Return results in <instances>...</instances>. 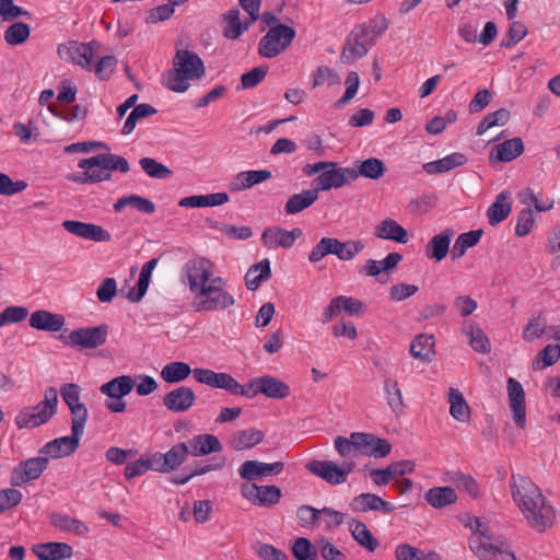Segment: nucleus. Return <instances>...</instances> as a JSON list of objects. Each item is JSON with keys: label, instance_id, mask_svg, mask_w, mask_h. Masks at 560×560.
<instances>
[{"label": "nucleus", "instance_id": "4c0bfd02", "mask_svg": "<svg viewBox=\"0 0 560 560\" xmlns=\"http://www.w3.org/2000/svg\"><path fill=\"white\" fill-rule=\"evenodd\" d=\"M424 499L434 509H443L455 503L457 494L451 487H434L425 492Z\"/></svg>", "mask_w": 560, "mask_h": 560}, {"label": "nucleus", "instance_id": "338daca9", "mask_svg": "<svg viewBox=\"0 0 560 560\" xmlns=\"http://www.w3.org/2000/svg\"><path fill=\"white\" fill-rule=\"evenodd\" d=\"M255 552L262 560H288L284 551L265 542H257L255 545Z\"/></svg>", "mask_w": 560, "mask_h": 560}, {"label": "nucleus", "instance_id": "4468645a", "mask_svg": "<svg viewBox=\"0 0 560 560\" xmlns=\"http://www.w3.org/2000/svg\"><path fill=\"white\" fill-rule=\"evenodd\" d=\"M82 435L73 433L47 442L40 450L39 454L57 459L70 456L80 446Z\"/></svg>", "mask_w": 560, "mask_h": 560}, {"label": "nucleus", "instance_id": "37998d69", "mask_svg": "<svg viewBox=\"0 0 560 560\" xmlns=\"http://www.w3.org/2000/svg\"><path fill=\"white\" fill-rule=\"evenodd\" d=\"M271 277L270 262L264 259L258 264L253 265L245 275V285L248 290L255 291L259 288L262 281L269 280Z\"/></svg>", "mask_w": 560, "mask_h": 560}, {"label": "nucleus", "instance_id": "2eb2a0df", "mask_svg": "<svg viewBox=\"0 0 560 560\" xmlns=\"http://www.w3.org/2000/svg\"><path fill=\"white\" fill-rule=\"evenodd\" d=\"M62 226L69 233L93 242H109L110 233L103 226L94 223H85L81 221L66 220Z\"/></svg>", "mask_w": 560, "mask_h": 560}, {"label": "nucleus", "instance_id": "2f4dec72", "mask_svg": "<svg viewBox=\"0 0 560 560\" xmlns=\"http://www.w3.org/2000/svg\"><path fill=\"white\" fill-rule=\"evenodd\" d=\"M133 378L129 375L117 376L100 387V392L113 399L129 395L133 388Z\"/></svg>", "mask_w": 560, "mask_h": 560}, {"label": "nucleus", "instance_id": "6e6552de", "mask_svg": "<svg viewBox=\"0 0 560 560\" xmlns=\"http://www.w3.org/2000/svg\"><path fill=\"white\" fill-rule=\"evenodd\" d=\"M108 332V325L102 324L100 326L77 328L68 335L61 334L59 340L71 348L92 350L105 345Z\"/></svg>", "mask_w": 560, "mask_h": 560}, {"label": "nucleus", "instance_id": "473e14b6", "mask_svg": "<svg viewBox=\"0 0 560 560\" xmlns=\"http://www.w3.org/2000/svg\"><path fill=\"white\" fill-rule=\"evenodd\" d=\"M512 210V203L510 201V194L508 191H501L495 201L488 208L487 217L490 225L494 226L504 221Z\"/></svg>", "mask_w": 560, "mask_h": 560}, {"label": "nucleus", "instance_id": "13d9d810", "mask_svg": "<svg viewBox=\"0 0 560 560\" xmlns=\"http://www.w3.org/2000/svg\"><path fill=\"white\" fill-rule=\"evenodd\" d=\"M141 168L145 174L153 178H168L172 175V171L151 158H142L139 161Z\"/></svg>", "mask_w": 560, "mask_h": 560}, {"label": "nucleus", "instance_id": "864d4df0", "mask_svg": "<svg viewBox=\"0 0 560 560\" xmlns=\"http://www.w3.org/2000/svg\"><path fill=\"white\" fill-rule=\"evenodd\" d=\"M546 330V318L544 314L540 312L537 315H533L529 317L526 326L523 329V339L525 341H533L536 338H539L544 335Z\"/></svg>", "mask_w": 560, "mask_h": 560}, {"label": "nucleus", "instance_id": "5701e85b", "mask_svg": "<svg viewBox=\"0 0 560 560\" xmlns=\"http://www.w3.org/2000/svg\"><path fill=\"white\" fill-rule=\"evenodd\" d=\"M392 451V444L371 433L361 432L360 454L374 458H384Z\"/></svg>", "mask_w": 560, "mask_h": 560}, {"label": "nucleus", "instance_id": "aec40b11", "mask_svg": "<svg viewBox=\"0 0 560 560\" xmlns=\"http://www.w3.org/2000/svg\"><path fill=\"white\" fill-rule=\"evenodd\" d=\"M350 171L353 174V182H355L360 176L376 180L384 176L386 167L382 160L377 158H369L366 160L354 161Z\"/></svg>", "mask_w": 560, "mask_h": 560}, {"label": "nucleus", "instance_id": "3c124183", "mask_svg": "<svg viewBox=\"0 0 560 560\" xmlns=\"http://www.w3.org/2000/svg\"><path fill=\"white\" fill-rule=\"evenodd\" d=\"M164 454V463L171 471L177 469L183 463L186 462L189 455V448L186 443H177L173 445L166 453Z\"/></svg>", "mask_w": 560, "mask_h": 560}, {"label": "nucleus", "instance_id": "f257e3e1", "mask_svg": "<svg viewBox=\"0 0 560 560\" xmlns=\"http://www.w3.org/2000/svg\"><path fill=\"white\" fill-rule=\"evenodd\" d=\"M182 281L191 295L196 313H214L235 305V298L225 289L226 280L214 276V262L206 257L188 259L182 268Z\"/></svg>", "mask_w": 560, "mask_h": 560}, {"label": "nucleus", "instance_id": "de8ad7c7", "mask_svg": "<svg viewBox=\"0 0 560 560\" xmlns=\"http://www.w3.org/2000/svg\"><path fill=\"white\" fill-rule=\"evenodd\" d=\"M363 248L364 244L361 241L349 240L341 242L332 237L334 255L340 260H352Z\"/></svg>", "mask_w": 560, "mask_h": 560}, {"label": "nucleus", "instance_id": "c85d7f7f", "mask_svg": "<svg viewBox=\"0 0 560 560\" xmlns=\"http://www.w3.org/2000/svg\"><path fill=\"white\" fill-rule=\"evenodd\" d=\"M229 199L230 197L226 192L194 195L182 198L178 206L183 208L217 207L226 203Z\"/></svg>", "mask_w": 560, "mask_h": 560}, {"label": "nucleus", "instance_id": "8fccbe9b", "mask_svg": "<svg viewBox=\"0 0 560 560\" xmlns=\"http://www.w3.org/2000/svg\"><path fill=\"white\" fill-rule=\"evenodd\" d=\"M156 112L158 110L152 105L147 103L135 106L125 121L122 133L129 135L135 129L137 122L156 114Z\"/></svg>", "mask_w": 560, "mask_h": 560}, {"label": "nucleus", "instance_id": "58836bf2", "mask_svg": "<svg viewBox=\"0 0 560 560\" xmlns=\"http://www.w3.org/2000/svg\"><path fill=\"white\" fill-rule=\"evenodd\" d=\"M318 196L314 187L300 194H294L285 202L284 211L287 214H296L311 207L318 199Z\"/></svg>", "mask_w": 560, "mask_h": 560}, {"label": "nucleus", "instance_id": "c756f323", "mask_svg": "<svg viewBox=\"0 0 560 560\" xmlns=\"http://www.w3.org/2000/svg\"><path fill=\"white\" fill-rule=\"evenodd\" d=\"M467 163V158L459 152L452 153L443 159L423 164V171L429 175L450 172Z\"/></svg>", "mask_w": 560, "mask_h": 560}, {"label": "nucleus", "instance_id": "c03bdc74", "mask_svg": "<svg viewBox=\"0 0 560 560\" xmlns=\"http://www.w3.org/2000/svg\"><path fill=\"white\" fill-rule=\"evenodd\" d=\"M49 415L42 411L37 406L34 409H23L15 417V424L18 428H36L46 423L49 420Z\"/></svg>", "mask_w": 560, "mask_h": 560}, {"label": "nucleus", "instance_id": "09e8293b", "mask_svg": "<svg viewBox=\"0 0 560 560\" xmlns=\"http://www.w3.org/2000/svg\"><path fill=\"white\" fill-rule=\"evenodd\" d=\"M361 447V432H353L349 438L337 436L335 439V448L342 457L357 456L360 454Z\"/></svg>", "mask_w": 560, "mask_h": 560}, {"label": "nucleus", "instance_id": "a878e982", "mask_svg": "<svg viewBox=\"0 0 560 560\" xmlns=\"http://www.w3.org/2000/svg\"><path fill=\"white\" fill-rule=\"evenodd\" d=\"M49 522L56 529L73 534L75 536H85L90 530L89 526L82 521L67 514L51 513Z\"/></svg>", "mask_w": 560, "mask_h": 560}, {"label": "nucleus", "instance_id": "39448f33", "mask_svg": "<svg viewBox=\"0 0 560 560\" xmlns=\"http://www.w3.org/2000/svg\"><path fill=\"white\" fill-rule=\"evenodd\" d=\"M469 547L480 560H516L509 545L502 540H494L489 530L472 533Z\"/></svg>", "mask_w": 560, "mask_h": 560}, {"label": "nucleus", "instance_id": "4d7b16f0", "mask_svg": "<svg viewBox=\"0 0 560 560\" xmlns=\"http://www.w3.org/2000/svg\"><path fill=\"white\" fill-rule=\"evenodd\" d=\"M380 499L381 497L374 493H361L351 500L350 508L352 511L360 513L378 511Z\"/></svg>", "mask_w": 560, "mask_h": 560}, {"label": "nucleus", "instance_id": "f704fd0d", "mask_svg": "<svg viewBox=\"0 0 560 560\" xmlns=\"http://www.w3.org/2000/svg\"><path fill=\"white\" fill-rule=\"evenodd\" d=\"M462 331L469 337V345L475 351L480 353L490 352V341L478 324L466 320L462 326Z\"/></svg>", "mask_w": 560, "mask_h": 560}, {"label": "nucleus", "instance_id": "6ab92c4d", "mask_svg": "<svg viewBox=\"0 0 560 560\" xmlns=\"http://www.w3.org/2000/svg\"><path fill=\"white\" fill-rule=\"evenodd\" d=\"M455 233L452 229H445L434 235L425 245L424 254L429 259L441 261L450 252V245Z\"/></svg>", "mask_w": 560, "mask_h": 560}, {"label": "nucleus", "instance_id": "20e7f679", "mask_svg": "<svg viewBox=\"0 0 560 560\" xmlns=\"http://www.w3.org/2000/svg\"><path fill=\"white\" fill-rule=\"evenodd\" d=\"M79 167L88 170L85 175L90 182L97 183L110 178L109 171H119L127 173L129 171L128 161L116 154H98L89 159L81 160Z\"/></svg>", "mask_w": 560, "mask_h": 560}, {"label": "nucleus", "instance_id": "72a5a7b5", "mask_svg": "<svg viewBox=\"0 0 560 560\" xmlns=\"http://www.w3.org/2000/svg\"><path fill=\"white\" fill-rule=\"evenodd\" d=\"M447 401L452 418L464 423L470 420V407L459 389L451 387L447 393Z\"/></svg>", "mask_w": 560, "mask_h": 560}, {"label": "nucleus", "instance_id": "423d86ee", "mask_svg": "<svg viewBox=\"0 0 560 560\" xmlns=\"http://www.w3.org/2000/svg\"><path fill=\"white\" fill-rule=\"evenodd\" d=\"M375 44L373 31L364 24L355 25L347 37L340 59L343 63H351L364 57Z\"/></svg>", "mask_w": 560, "mask_h": 560}, {"label": "nucleus", "instance_id": "a18cd8bd", "mask_svg": "<svg viewBox=\"0 0 560 560\" xmlns=\"http://www.w3.org/2000/svg\"><path fill=\"white\" fill-rule=\"evenodd\" d=\"M384 392L387 404L392 411L399 416L404 411L405 402L401 394V389L396 380L387 377L384 381Z\"/></svg>", "mask_w": 560, "mask_h": 560}, {"label": "nucleus", "instance_id": "0eeeda50", "mask_svg": "<svg viewBox=\"0 0 560 560\" xmlns=\"http://www.w3.org/2000/svg\"><path fill=\"white\" fill-rule=\"evenodd\" d=\"M296 32L293 27L277 24L270 26L258 44V54L264 58H275L281 55L293 42Z\"/></svg>", "mask_w": 560, "mask_h": 560}, {"label": "nucleus", "instance_id": "cd10ccee", "mask_svg": "<svg viewBox=\"0 0 560 560\" xmlns=\"http://www.w3.org/2000/svg\"><path fill=\"white\" fill-rule=\"evenodd\" d=\"M265 432L255 428L238 430L230 439V446L235 451L252 448L262 442Z\"/></svg>", "mask_w": 560, "mask_h": 560}, {"label": "nucleus", "instance_id": "a19ab883", "mask_svg": "<svg viewBox=\"0 0 560 560\" xmlns=\"http://www.w3.org/2000/svg\"><path fill=\"white\" fill-rule=\"evenodd\" d=\"M410 353L415 359L424 362L432 361L435 354L433 336L425 334L418 335L410 345Z\"/></svg>", "mask_w": 560, "mask_h": 560}, {"label": "nucleus", "instance_id": "69168bd1", "mask_svg": "<svg viewBox=\"0 0 560 560\" xmlns=\"http://www.w3.org/2000/svg\"><path fill=\"white\" fill-rule=\"evenodd\" d=\"M69 409L71 412V431L73 433L83 435L85 422L89 416L86 407L82 404L79 406H73Z\"/></svg>", "mask_w": 560, "mask_h": 560}, {"label": "nucleus", "instance_id": "bf43d9fd", "mask_svg": "<svg viewBox=\"0 0 560 560\" xmlns=\"http://www.w3.org/2000/svg\"><path fill=\"white\" fill-rule=\"evenodd\" d=\"M292 553L296 560H316L317 552L312 542L304 537L298 538L292 546Z\"/></svg>", "mask_w": 560, "mask_h": 560}, {"label": "nucleus", "instance_id": "052dcab7", "mask_svg": "<svg viewBox=\"0 0 560 560\" xmlns=\"http://www.w3.org/2000/svg\"><path fill=\"white\" fill-rule=\"evenodd\" d=\"M281 490L277 486H260L256 505L272 506L281 499Z\"/></svg>", "mask_w": 560, "mask_h": 560}, {"label": "nucleus", "instance_id": "5fc2aeb1", "mask_svg": "<svg viewBox=\"0 0 560 560\" xmlns=\"http://www.w3.org/2000/svg\"><path fill=\"white\" fill-rule=\"evenodd\" d=\"M31 28L26 23L15 22L4 32V40L12 46L21 45L27 40Z\"/></svg>", "mask_w": 560, "mask_h": 560}, {"label": "nucleus", "instance_id": "393cba45", "mask_svg": "<svg viewBox=\"0 0 560 560\" xmlns=\"http://www.w3.org/2000/svg\"><path fill=\"white\" fill-rule=\"evenodd\" d=\"M186 444L188 445L189 454L195 457L206 456L222 450L219 439L207 433L194 436Z\"/></svg>", "mask_w": 560, "mask_h": 560}, {"label": "nucleus", "instance_id": "dca6fc26", "mask_svg": "<svg viewBox=\"0 0 560 560\" xmlns=\"http://www.w3.org/2000/svg\"><path fill=\"white\" fill-rule=\"evenodd\" d=\"M283 468L284 464L282 462L268 464L259 460H246L241 465L238 474L242 479L253 481L262 477L279 475Z\"/></svg>", "mask_w": 560, "mask_h": 560}, {"label": "nucleus", "instance_id": "f8f14e48", "mask_svg": "<svg viewBox=\"0 0 560 560\" xmlns=\"http://www.w3.org/2000/svg\"><path fill=\"white\" fill-rule=\"evenodd\" d=\"M47 465L48 458L45 455L21 462L12 471L10 480L11 485L13 487H19L31 480L39 478L43 471L47 468Z\"/></svg>", "mask_w": 560, "mask_h": 560}, {"label": "nucleus", "instance_id": "79ce46f5", "mask_svg": "<svg viewBox=\"0 0 560 560\" xmlns=\"http://www.w3.org/2000/svg\"><path fill=\"white\" fill-rule=\"evenodd\" d=\"M524 142H500L490 152L491 162H510L524 152Z\"/></svg>", "mask_w": 560, "mask_h": 560}, {"label": "nucleus", "instance_id": "c9c22d12", "mask_svg": "<svg viewBox=\"0 0 560 560\" xmlns=\"http://www.w3.org/2000/svg\"><path fill=\"white\" fill-rule=\"evenodd\" d=\"M261 394L270 399H284L290 396V386L271 375L260 376Z\"/></svg>", "mask_w": 560, "mask_h": 560}, {"label": "nucleus", "instance_id": "774afa93", "mask_svg": "<svg viewBox=\"0 0 560 560\" xmlns=\"http://www.w3.org/2000/svg\"><path fill=\"white\" fill-rule=\"evenodd\" d=\"M316 546L325 560H346L345 553L324 537L316 541Z\"/></svg>", "mask_w": 560, "mask_h": 560}, {"label": "nucleus", "instance_id": "ea45409f", "mask_svg": "<svg viewBox=\"0 0 560 560\" xmlns=\"http://www.w3.org/2000/svg\"><path fill=\"white\" fill-rule=\"evenodd\" d=\"M349 529L351 532L353 539L361 547L368 549L371 552L377 549L380 545L378 540L372 535L371 530L363 522L351 520V522L349 523Z\"/></svg>", "mask_w": 560, "mask_h": 560}, {"label": "nucleus", "instance_id": "e433bc0d", "mask_svg": "<svg viewBox=\"0 0 560 560\" xmlns=\"http://www.w3.org/2000/svg\"><path fill=\"white\" fill-rule=\"evenodd\" d=\"M35 553L40 560H61L71 558L73 549L66 542H46L39 545Z\"/></svg>", "mask_w": 560, "mask_h": 560}, {"label": "nucleus", "instance_id": "7ed1b4c3", "mask_svg": "<svg viewBox=\"0 0 560 560\" xmlns=\"http://www.w3.org/2000/svg\"><path fill=\"white\" fill-rule=\"evenodd\" d=\"M203 75L205 65L201 58L188 49H177L173 59V71L165 78V86L183 93L189 88L188 80H198Z\"/></svg>", "mask_w": 560, "mask_h": 560}, {"label": "nucleus", "instance_id": "1a4fd4ad", "mask_svg": "<svg viewBox=\"0 0 560 560\" xmlns=\"http://www.w3.org/2000/svg\"><path fill=\"white\" fill-rule=\"evenodd\" d=\"M305 467L310 472L320 477L327 483L337 486L346 482L348 475L354 469L355 464L349 462L338 466L330 460H311Z\"/></svg>", "mask_w": 560, "mask_h": 560}, {"label": "nucleus", "instance_id": "603ef678", "mask_svg": "<svg viewBox=\"0 0 560 560\" xmlns=\"http://www.w3.org/2000/svg\"><path fill=\"white\" fill-rule=\"evenodd\" d=\"M560 359V346L547 345L535 358L533 362L534 370L545 369L557 363Z\"/></svg>", "mask_w": 560, "mask_h": 560}, {"label": "nucleus", "instance_id": "0e129e2a", "mask_svg": "<svg viewBox=\"0 0 560 560\" xmlns=\"http://www.w3.org/2000/svg\"><path fill=\"white\" fill-rule=\"evenodd\" d=\"M438 196L435 194H427L418 199L409 202V210L415 214H424L436 206Z\"/></svg>", "mask_w": 560, "mask_h": 560}, {"label": "nucleus", "instance_id": "bb28decb", "mask_svg": "<svg viewBox=\"0 0 560 560\" xmlns=\"http://www.w3.org/2000/svg\"><path fill=\"white\" fill-rule=\"evenodd\" d=\"M270 177L271 172L267 170L241 172L231 180L229 188L231 191L245 190Z\"/></svg>", "mask_w": 560, "mask_h": 560}, {"label": "nucleus", "instance_id": "6e6d98bb", "mask_svg": "<svg viewBox=\"0 0 560 560\" xmlns=\"http://www.w3.org/2000/svg\"><path fill=\"white\" fill-rule=\"evenodd\" d=\"M509 119H510V112L506 110L505 108H501L499 110L490 113L478 125L477 135L481 136L487 130H489L493 127L503 126L509 121Z\"/></svg>", "mask_w": 560, "mask_h": 560}, {"label": "nucleus", "instance_id": "7c9ffc66", "mask_svg": "<svg viewBox=\"0 0 560 560\" xmlns=\"http://www.w3.org/2000/svg\"><path fill=\"white\" fill-rule=\"evenodd\" d=\"M223 36L228 39H237L243 32L247 31L253 22L246 20L241 21L240 11L237 9L229 10L223 14Z\"/></svg>", "mask_w": 560, "mask_h": 560}, {"label": "nucleus", "instance_id": "e2e57ef3", "mask_svg": "<svg viewBox=\"0 0 560 560\" xmlns=\"http://www.w3.org/2000/svg\"><path fill=\"white\" fill-rule=\"evenodd\" d=\"M117 59L114 56L101 57L95 63L93 62L92 71L101 80H107L114 72Z\"/></svg>", "mask_w": 560, "mask_h": 560}, {"label": "nucleus", "instance_id": "680f3d73", "mask_svg": "<svg viewBox=\"0 0 560 560\" xmlns=\"http://www.w3.org/2000/svg\"><path fill=\"white\" fill-rule=\"evenodd\" d=\"M327 255H334L332 237H322L308 253V261L313 265L320 261Z\"/></svg>", "mask_w": 560, "mask_h": 560}, {"label": "nucleus", "instance_id": "49530a36", "mask_svg": "<svg viewBox=\"0 0 560 560\" xmlns=\"http://www.w3.org/2000/svg\"><path fill=\"white\" fill-rule=\"evenodd\" d=\"M192 371L187 363L175 361L163 366L161 377L166 383H178L186 380Z\"/></svg>", "mask_w": 560, "mask_h": 560}, {"label": "nucleus", "instance_id": "9b49d317", "mask_svg": "<svg viewBox=\"0 0 560 560\" xmlns=\"http://www.w3.org/2000/svg\"><path fill=\"white\" fill-rule=\"evenodd\" d=\"M351 183H353V174L350 167L330 166L313 179L312 187L319 194V191L340 188Z\"/></svg>", "mask_w": 560, "mask_h": 560}, {"label": "nucleus", "instance_id": "a211bd4d", "mask_svg": "<svg viewBox=\"0 0 560 560\" xmlns=\"http://www.w3.org/2000/svg\"><path fill=\"white\" fill-rule=\"evenodd\" d=\"M195 400L194 390L187 386L177 387L163 397L164 406L173 412L187 411L195 404Z\"/></svg>", "mask_w": 560, "mask_h": 560}, {"label": "nucleus", "instance_id": "f03ea898", "mask_svg": "<svg viewBox=\"0 0 560 560\" xmlns=\"http://www.w3.org/2000/svg\"><path fill=\"white\" fill-rule=\"evenodd\" d=\"M510 489L514 503L532 528L542 533L553 524L555 510L530 478L513 474Z\"/></svg>", "mask_w": 560, "mask_h": 560}, {"label": "nucleus", "instance_id": "b1692460", "mask_svg": "<svg viewBox=\"0 0 560 560\" xmlns=\"http://www.w3.org/2000/svg\"><path fill=\"white\" fill-rule=\"evenodd\" d=\"M374 235L400 244H406L409 241L407 230L390 218L384 219L375 226Z\"/></svg>", "mask_w": 560, "mask_h": 560}, {"label": "nucleus", "instance_id": "9d476101", "mask_svg": "<svg viewBox=\"0 0 560 560\" xmlns=\"http://www.w3.org/2000/svg\"><path fill=\"white\" fill-rule=\"evenodd\" d=\"M98 44L96 42L91 43H78L69 42L65 46H59L58 52L66 55V58L70 59L73 63L81 66L82 68L92 71L93 60L96 56V48Z\"/></svg>", "mask_w": 560, "mask_h": 560}, {"label": "nucleus", "instance_id": "ddd939ff", "mask_svg": "<svg viewBox=\"0 0 560 560\" xmlns=\"http://www.w3.org/2000/svg\"><path fill=\"white\" fill-rule=\"evenodd\" d=\"M509 407L512 412L513 421L520 429L526 428V402L525 392L522 384L509 377L506 382Z\"/></svg>", "mask_w": 560, "mask_h": 560}, {"label": "nucleus", "instance_id": "f3484780", "mask_svg": "<svg viewBox=\"0 0 560 560\" xmlns=\"http://www.w3.org/2000/svg\"><path fill=\"white\" fill-rule=\"evenodd\" d=\"M194 378L200 383L208 385L212 388L224 389L233 395L234 388L236 389L237 381L229 373L214 372L209 369H194Z\"/></svg>", "mask_w": 560, "mask_h": 560}, {"label": "nucleus", "instance_id": "4be33fe9", "mask_svg": "<svg viewBox=\"0 0 560 560\" xmlns=\"http://www.w3.org/2000/svg\"><path fill=\"white\" fill-rule=\"evenodd\" d=\"M63 315L54 314L45 310L35 311L31 314L30 326L37 330L57 332L65 326Z\"/></svg>", "mask_w": 560, "mask_h": 560}, {"label": "nucleus", "instance_id": "412c9836", "mask_svg": "<svg viewBox=\"0 0 560 560\" xmlns=\"http://www.w3.org/2000/svg\"><path fill=\"white\" fill-rule=\"evenodd\" d=\"M302 235V230L299 228L292 231L283 229H267L262 233V242L268 247H283L291 248L296 238Z\"/></svg>", "mask_w": 560, "mask_h": 560}]
</instances>
